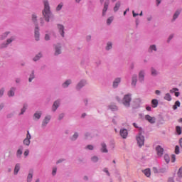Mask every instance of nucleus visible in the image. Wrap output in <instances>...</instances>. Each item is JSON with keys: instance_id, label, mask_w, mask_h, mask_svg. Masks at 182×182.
<instances>
[{"instance_id": "nucleus-1", "label": "nucleus", "mask_w": 182, "mask_h": 182, "mask_svg": "<svg viewBox=\"0 0 182 182\" xmlns=\"http://www.w3.org/2000/svg\"><path fill=\"white\" fill-rule=\"evenodd\" d=\"M51 15L52 13L50 12V6H49V2L48 0H44V9L43 10V16H44L46 22H49Z\"/></svg>"}, {"instance_id": "nucleus-2", "label": "nucleus", "mask_w": 182, "mask_h": 182, "mask_svg": "<svg viewBox=\"0 0 182 182\" xmlns=\"http://www.w3.org/2000/svg\"><path fill=\"white\" fill-rule=\"evenodd\" d=\"M136 141L139 147L144 146V136L141 135V134H139V135L136 136Z\"/></svg>"}, {"instance_id": "nucleus-3", "label": "nucleus", "mask_w": 182, "mask_h": 182, "mask_svg": "<svg viewBox=\"0 0 182 182\" xmlns=\"http://www.w3.org/2000/svg\"><path fill=\"white\" fill-rule=\"evenodd\" d=\"M131 101H132V98L130 97V95H127L124 97L122 103L124 105L126 106V107H129V106H130Z\"/></svg>"}, {"instance_id": "nucleus-4", "label": "nucleus", "mask_w": 182, "mask_h": 182, "mask_svg": "<svg viewBox=\"0 0 182 182\" xmlns=\"http://www.w3.org/2000/svg\"><path fill=\"white\" fill-rule=\"evenodd\" d=\"M31 139H32L31 133H29V131H27L26 138L23 141V144L25 146H29L31 144Z\"/></svg>"}, {"instance_id": "nucleus-5", "label": "nucleus", "mask_w": 182, "mask_h": 182, "mask_svg": "<svg viewBox=\"0 0 182 182\" xmlns=\"http://www.w3.org/2000/svg\"><path fill=\"white\" fill-rule=\"evenodd\" d=\"M156 151L157 156H159V157H161V156H163V154H164V149L161 147V146L158 145L156 147Z\"/></svg>"}, {"instance_id": "nucleus-6", "label": "nucleus", "mask_w": 182, "mask_h": 182, "mask_svg": "<svg viewBox=\"0 0 182 182\" xmlns=\"http://www.w3.org/2000/svg\"><path fill=\"white\" fill-rule=\"evenodd\" d=\"M58 29L63 38H65V26L62 24H58Z\"/></svg>"}, {"instance_id": "nucleus-7", "label": "nucleus", "mask_w": 182, "mask_h": 182, "mask_svg": "<svg viewBox=\"0 0 182 182\" xmlns=\"http://www.w3.org/2000/svg\"><path fill=\"white\" fill-rule=\"evenodd\" d=\"M145 119H146L149 123H151V124H153V123H156V118L149 114L145 115Z\"/></svg>"}, {"instance_id": "nucleus-8", "label": "nucleus", "mask_w": 182, "mask_h": 182, "mask_svg": "<svg viewBox=\"0 0 182 182\" xmlns=\"http://www.w3.org/2000/svg\"><path fill=\"white\" fill-rule=\"evenodd\" d=\"M128 134H129V132H127V129H123L120 130V136L121 137H122V139H127Z\"/></svg>"}, {"instance_id": "nucleus-9", "label": "nucleus", "mask_w": 182, "mask_h": 182, "mask_svg": "<svg viewBox=\"0 0 182 182\" xmlns=\"http://www.w3.org/2000/svg\"><path fill=\"white\" fill-rule=\"evenodd\" d=\"M101 151L102 153H107V146L105 143H101Z\"/></svg>"}, {"instance_id": "nucleus-10", "label": "nucleus", "mask_w": 182, "mask_h": 182, "mask_svg": "<svg viewBox=\"0 0 182 182\" xmlns=\"http://www.w3.org/2000/svg\"><path fill=\"white\" fill-rule=\"evenodd\" d=\"M35 39L36 41H39V27L38 26L35 28Z\"/></svg>"}, {"instance_id": "nucleus-11", "label": "nucleus", "mask_w": 182, "mask_h": 182, "mask_svg": "<svg viewBox=\"0 0 182 182\" xmlns=\"http://www.w3.org/2000/svg\"><path fill=\"white\" fill-rule=\"evenodd\" d=\"M50 122V116H47L43 121L42 126H46Z\"/></svg>"}, {"instance_id": "nucleus-12", "label": "nucleus", "mask_w": 182, "mask_h": 182, "mask_svg": "<svg viewBox=\"0 0 182 182\" xmlns=\"http://www.w3.org/2000/svg\"><path fill=\"white\" fill-rule=\"evenodd\" d=\"M142 172L144 173V176H146V177H150V176H151V171H150V168H146L145 170L142 171Z\"/></svg>"}, {"instance_id": "nucleus-13", "label": "nucleus", "mask_w": 182, "mask_h": 182, "mask_svg": "<svg viewBox=\"0 0 182 182\" xmlns=\"http://www.w3.org/2000/svg\"><path fill=\"white\" fill-rule=\"evenodd\" d=\"M107 8H109V3L105 2L104 5V9L102 10V16H105L106 15V12L107 11Z\"/></svg>"}, {"instance_id": "nucleus-14", "label": "nucleus", "mask_w": 182, "mask_h": 182, "mask_svg": "<svg viewBox=\"0 0 182 182\" xmlns=\"http://www.w3.org/2000/svg\"><path fill=\"white\" fill-rule=\"evenodd\" d=\"M85 85H86V81H83V80L80 81L77 85V90L82 89V87H83Z\"/></svg>"}, {"instance_id": "nucleus-15", "label": "nucleus", "mask_w": 182, "mask_h": 182, "mask_svg": "<svg viewBox=\"0 0 182 182\" xmlns=\"http://www.w3.org/2000/svg\"><path fill=\"white\" fill-rule=\"evenodd\" d=\"M139 79L140 82H143L144 80V71H141L139 74Z\"/></svg>"}, {"instance_id": "nucleus-16", "label": "nucleus", "mask_w": 182, "mask_h": 182, "mask_svg": "<svg viewBox=\"0 0 182 182\" xmlns=\"http://www.w3.org/2000/svg\"><path fill=\"white\" fill-rule=\"evenodd\" d=\"M15 95V88L14 87H12L11 88V90L9 91L8 92V96L9 97H12V96H14Z\"/></svg>"}, {"instance_id": "nucleus-17", "label": "nucleus", "mask_w": 182, "mask_h": 182, "mask_svg": "<svg viewBox=\"0 0 182 182\" xmlns=\"http://www.w3.org/2000/svg\"><path fill=\"white\" fill-rule=\"evenodd\" d=\"M151 105L154 108L157 107L159 106V101L156 99L152 100Z\"/></svg>"}, {"instance_id": "nucleus-18", "label": "nucleus", "mask_w": 182, "mask_h": 182, "mask_svg": "<svg viewBox=\"0 0 182 182\" xmlns=\"http://www.w3.org/2000/svg\"><path fill=\"white\" fill-rule=\"evenodd\" d=\"M14 41H15V36H12L10 38L7 39L6 45H10L11 43H12V42H14Z\"/></svg>"}, {"instance_id": "nucleus-19", "label": "nucleus", "mask_w": 182, "mask_h": 182, "mask_svg": "<svg viewBox=\"0 0 182 182\" xmlns=\"http://www.w3.org/2000/svg\"><path fill=\"white\" fill-rule=\"evenodd\" d=\"M58 107H59V101H55L53 105V112H55L56 109H58Z\"/></svg>"}, {"instance_id": "nucleus-20", "label": "nucleus", "mask_w": 182, "mask_h": 182, "mask_svg": "<svg viewBox=\"0 0 182 182\" xmlns=\"http://www.w3.org/2000/svg\"><path fill=\"white\" fill-rule=\"evenodd\" d=\"M136 83H137V75H133L132 81V86H136Z\"/></svg>"}, {"instance_id": "nucleus-21", "label": "nucleus", "mask_w": 182, "mask_h": 182, "mask_svg": "<svg viewBox=\"0 0 182 182\" xmlns=\"http://www.w3.org/2000/svg\"><path fill=\"white\" fill-rule=\"evenodd\" d=\"M119 83H120V78H117L113 82V87H117L119 86Z\"/></svg>"}, {"instance_id": "nucleus-22", "label": "nucleus", "mask_w": 182, "mask_h": 182, "mask_svg": "<svg viewBox=\"0 0 182 182\" xmlns=\"http://www.w3.org/2000/svg\"><path fill=\"white\" fill-rule=\"evenodd\" d=\"M20 168H21V166L19 165V164H17L15 166V168H14V174H18V173L19 172Z\"/></svg>"}, {"instance_id": "nucleus-23", "label": "nucleus", "mask_w": 182, "mask_h": 182, "mask_svg": "<svg viewBox=\"0 0 182 182\" xmlns=\"http://www.w3.org/2000/svg\"><path fill=\"white\" fill-rule=\"evenodd\" d=\"M41 116H42V112H36L34 114L33 117H34V119H41Z\"/></svg>"}, {"instance_id": "nucleus-24", "label": "nucleus", "mask_w": 182, "mask_h": 182, "mask_svg": "<svg viewBox=\"0 0 182 182\" xmlns=\"http://www.w3.org/2000/svg\"><path fill=\"white\" fill-rule=\"evenodd\" d=\"M181 12V10H178L176 11V13L173 15V21H176V19H177V18H178V15H180V13Z\"/></svg>"}, {"instance_id": "nucleus-25", "label": "nucleus", "mask_w": 182, "mask_h": 182, "mask_svg": "<svg viewBox=\"0 0 182 182\" xmlns=\"http://www.w3.org/2000/svg\"><path fill=\"white\" fill-rule=\"evenodd\" d=\"M119 8H120V1H118L116 3L115 6L114 7V12H117Z\"/></svg>"}, {"instance_id": "nucleus-26", "label": "nucleus", "mask_w": 182, "mask_h": 182, "mask_svg": "<svg viewBox=\"0 0 182 182\" xmlns=\"http://www.w3.org/2000/svg\"><path fill=\"white\" fill-rule=\"evenodd\" d=\"M165 100H167L168 102H170L171 100V95L170 94L166 93L164 96Z\"/></svg>"}, {"instance_id": "nucleus-27", "label": "nucleus", "mask_w": 182, "mask_h": 182, "mask_svg": "<svg viewBox=\"0 0 182 182\" xmlns=\"http://www.w3.org/2000/svg\"><path fill=\"white\" fill-rule=\"evenodd\" d=\"M180 101H176L173 107V110H176L177 107H180Z\"/></svg>"}, {"instance_id": "nucleus-28", "label": "nucleus", "mask_w": 182, "mask_h": 182, "mask_svg": "<svg viewBox=\"0 0 182 182\" xmlns=\"http://www.w3.org/2000/svg\"><path fill=\"white\" fill-rule=\"evenodd\" d=\"M36 15H35V14H33L32 15V21H33V23H36V26H38V21H37V20H36Z\"/></svg>"}, {"instance_id": "nucleus-29", "label": "nucleus", "mask_w": 182, "mask_h": 182, "mask_svg": "<svg viewBox=\"0 0 182 182\" xmlns=\"http://www.w3.org/2000/svg\"><path fill=\"white\" fill-rule=\"evenodd\" d=\"M72 83V81H70V80H68L67 81H65L63 84V86L64 87H68V86H69V85Z\"/></svg>"}, {"instance_id": "nucleus-30", "label": "nucleus", "mask_w": 182, "mask_h": 182, "mask_svg": "<svg viewBox=\"0 0 182 182\" xmlns=\"http://www.w3.org/2000/svg\"><path fill=\"white\" fill-rule=\"evenodd\" d=\"M62 8H63V3H60L56 7L57 12H59Z\"/></svg>"}, {"instance_id": "nucleus-31", "label": "nucleus", "mask_w": 182, "mask_h": 182, "mask_svg": "<svg viewBox=\"0 0 182 182\" xmlns=\"http://www.w3.org/2000/svg\"><path fill=\"white\" fill-rule=\"evenodd\" d=\"M33 178V175L32 173H28L27 176V182H31Z\"/></svg>"}, {"instance_id": "nucleus-32", "label": "nucleus", "mask_w": 182, "mask_h": 182, "mask_svg": "<svg viewBox=\"0 0 182 182\" xmlns=\"http://www.w3.org/2000/svg\"><path fill=\"white\" fill-rule=\"evenodd\" d=\"M177 175L179 178H182V166L178 169Z\"/></svg>"}, {"instance_id": "nucleus-33", "label": "nucleus", "mask_w": 182, "mask_h": 182, "mask_svg": "<svg viewBox=\"0 0 182 182\" xmlns=\"http://www.w3.org/2000/svg\"><path fill=\"white\" fill-rule=\"evenodd\" d=\"M60 53H62V51L60 50V47H56L55 55H60Z\"/></svg>"}, {"instance_id": "nucleus-34", "label": "nucleus", "mask_w": 182, "mask_h": 182, "mask_svg": "<svg viewBox=\"0 0 182 182\" xmlns=\"http://www.w3.org/2000/svg\"><path fill=\"white\" fill-rule=\"evenodd\" d=\"M42 58V54L38 53L36 57L33 58L34 62H36V60H39Z\"/></svg>"}, {"instance_id": "nucleus-35", "label": "nucleus", "mask_w": 182, "mask_h": 182, "mask_svg": "<svg viewBox=\"0 0 182 182\" xmlns=\"http://www.w3.org/2000/svg\"><path fill=\"white\" fill-rule=\"evenodd\" d=\"M176 133L178 135L181 134V127H180L179 126H176Z\"/></svg>"}, {"instance_id": "nucleus-36", "label": "nucleus", "mask_w": 182, "mask_h": 182, "mask_svg": "<svg viewBox=\"0 0 182 182\" xmlns=\"http://www.w3.org/2000/svg\"><path fill=\"white\" fill-rule=\"evenodd\" d=\"M26 107H28V105H24L23 108L21 109V112L20 113V114H23V113H25V112L26 111Z\"/></svg>"}, {"instance_id": "nucleus-37", "label": "nucleus", "mask_w": 182, "mask_h": 182, "mask_svg": "<svg viewBox=\"0 0 182 182\" xmlns=\"http://www.w3.org/2000/svg\"><path fill=\"white\" fill-rule=\"evenodd\" d=\"M109 109L112 111L117 110V106H116L115 105H111L109 106Z\"/></svg>"}, {"instance_id": "nucleus-38", "label": "nucleus", "mask_w": 182, "mask_h": 182, "mask_svg": "<svg viewBox=\"0 0 182 182\" xmlns=\"http://www.w3.org/2000/svg\"><path fill=\"white\" fill-rule=\"evenodd\" d=\"M153 50L154 52H156L157 50V49L156 48V46H151V47H149V52H153Z\"/></svg>"}, {"instance_id": "nucleus-39", "label": "nucleus", "mask_w": 182, "mask_h": 182, "mask_svg": "<svg viewBox=\"0 0 182 182\" xmlns=\"http://www.w3.org/2000/svg\"><path fill=\"white\" fill-rule=\"evenodd\" d=\"M164 160L167 164L170 163V157L168 156V155L164 156Z\"/></svg>"}, {"instance_id": "nucleus-40", "label": "nucleus", "mask_w": 182, "mask_h": 182, "mask_svg": "<svg viewBox=\"0 0 182 182\" xmlns=\"http://www.w3.org/2000/svg\"><path fill=\"white\" fill-rule=\"evenodd\" d=\"M175 153H176V154H180V146H176V147H175Z\"/></svg>"}, {"instance_id": "nucleus-41", "label": "nucleus", "mask_w": 182, "mask_h": 182, "mask_svg": "<svg viewBox=\"0 0 182 182\" xmlns=\"http://www.w3.org/2000/svg\"><path fill=\"white\" fill-rule=\"evenodd\" d=\"M112 22H113V17H109V18L107 20V25H110V23H112Z\"/></svg>"}, {"instance_id": "nucleus-42", "label": "nucleus", "mask_w": 182, "mask_h": 182, "mask_svg": "<svg viewBox=\"0 0 182 182\" xmlns=\"http://www.w3.org/2000/svg\"><path fill=\"white\" fill-rule=\"evenodd\" d=\"M151 75L152 76H156L157 71L154 68H151Z\"/></svg>"}, {"instance_id": "nucleus-43", "label": "nucleus", "mask_w": 182, "mask_h": 182, "mask_svg": "<svg viewBox=\"0 0 182 182\" xmlns=\"http://www.w3.org/2000/svg\"><path fill=\"white\" fill-rule=\"evenodd\" d=\"M92 161H93L94 163H96V161H98L99 158H97V156H93L92 158H91Z\"/></svg>"}, {"instance_id": "nucleus-44", "label": "nucleus", "mask_w": 182, "mask_h": 182, "mask_svg": "<svg viewBox=\"0 0 182 182\" xmlns=\"http://www.w3.org/2000/svg\"><path fill=\"white\" fill-rule=\"evenodd\" d=\"M78 136H79V135L77 134V133H75L71 139H72V140H76Z\"/></svg>"}, {"instance_id": "nucleus-45", "label": "nucleus", "mask_w": 182, "mask_h": 182, "mask_svg": "<svg viewBox=\"0 0 182 182\" xmlns=\"http://www.w3.org/2000/svg\"><path fill=\"white\" fill-rule=\"evenodd\" d=\"M35 78V75H33V73L30 75V77L28 79L29 82H32V80Z\"/></svg>"}, {"instance_id": "nucleus-46", "label": "nucleus", "mask_w": 182, "mask_h": 182, "mask_svg": "<svg viewBox=\"0 0 182 182\" xmlns=\"http://www.w3.org/2000/svg\"><path fill=\"white\" fill-rule=\"evenodd\" d=\"M174 92H178V88H173L172 90H170V93H174Z\"/></svg>"}, {"instance_id": "nucleus-47", "label": "nucleus", "mask_w": 182, "mask_h": 182, "mask_svg": "<svg viewBox=\"0 0 182 182\" xmlns=\"http://www.w3.org/2000/svg\"><path fill=\"white\" fill-rule=\"evenodd\" d=\"M4 92H5V90L4 88H1L0 90V97H2V96H4Z\"/></svg>"}, {"instance_id": "nucleus-48", "label": "nucleus", "mask_w": 182, "mask_h": 182, "mask_svg": "<svg viewBox=\"0 0 182 182\" xmlns=\"http://www.w3.org/2000/svg\"><path fill=\"white\" fill-rule=\"evenodd\" d=\"M176 161V155H172L171 156V162L174 163Z\"/></svg>"}, {"instance_id": "nucleus-49", "label": "nucleus", "mask_w": 182, "mask_h": 182, "mask_svg": "<svg viewBox=\"0 0 182 182\" xmlns=\"http://www.w3.org/2000/svg\"><path fill=\"white\" fill-rule=\"evenodd\" d=\"M57 170L58 169L56 168H53V172H52L53 176H55L56 174Z\"/></svg>"}, {"instance_id": "nucleus-50", "label": "nucleus", "mask_w": 182, "mask_h": 182, "mask_svg": "<svg viewBox=\"0 0 182 182\" xmlns=\"http://www.w3.org/2000/svg\"><path fill=\"white\" fill-rule=\"evenodd\" d=\"M104 171H105V173H107V176H110V173H109V170H107V168H104Z\"/></svg>"}, {"instance_id": "nucleus-51", "label": "nucleus", "mask_w": 182, "mask_h": 182, "mask_svg": "<svg viewBox=\"0 0 182 182\" xmlns=\"http://www.w3.org/2000/svg\"><path fill=\"white\" fill-rule=\"evenodd\" d=\"M87 149H88V150H93V146L92 145H88V146H87Z\"/></svg>"}, {"instance_id": "nucleus-52", "label": "nucleus", "mask_w": 182, "mask_h": 182, "mask_svg": "<svg viewBox=\"0 0 182 182\" xmlns=\"http://www.w3.org/2000/svg\"><path fill=\"white\" fill-rule=\"evenodd\" d=\"M21 154H22V150L18 149V150L17 151V156H21Z\"/></svg>"}, {"instance_id": "nucleus-53", "label": "nucleus", "mask_w": 182, "mask_h": 182, "mask_svg": "<svg viewBox=\"0 0 182 182\" xmlns=\"http://www.w3.org/2000/svg\"><path fill=\"white\" fill-rule=\"evenodd\" d=\"M49 39H50V37L48 34H46V35L45 36V40H46V41H49Z\"/></svg>"}, {"instance_id": "nucleus-54", "label": "nucleus", "mask_w": 182, "mask_h": 182, "mask_svg": "<svg viewBox=\"0 0 182 182\" xmlns=\"http://www.w3.org/2000/svg\"><path fill=\"white\" fill-rule=\"evenodd\" d=\"M9 32H6V33H4V34H3V36L4 37V38H6L7 36H8V35H9Z\"/></svg>"}, {"instance_id": "nucleus-55", "label": "nucleus", "mask_w": 182, "mask_h": 182, "mask_svg": "<svg viewBox=\"0 0 182 182\" xmlns=\"http://www.w3.org/2000/svg\"><path fill=\"white\" fill-rule=\"evenodd\" d=\"M28 154H29V150H26V151H24V156H26H26H28Z\"/></svg>"}, {"instance_id": "nucleus-56", "label": "nucleus", "mask_w": 182, "mask_h": 182, "mask_svg": "<svg viewBox=\"0 0 182 182\" xmlns=\"http://www.w3.org/2000/svg\"><path fill=\"white\" fill-rule=\"evenodd\" d=\"M63 117H64L63 114H60L58 117L59 120H62V119H63Z\"/></svg>"}, {"instance_id": "nucleus-57", "label": "nucleus", "mask_w": 182, "mask_h": 182, "mask_svg": "<svg viewBox=\"0 0 182 182\" xmlns=\"http://www.w3.org/2000/svg\"><path fill=\"white\" fill-rule=\"evenodd\" d=\"M146 109L148 111V112H150V111H151V107H146Z\"/></svg>"}, {"instance_id": "nucleus-58", "label": "nucleus", "mask_w": 182, "mask_h": 182, "mask_svg": "<svg viewBox=\"0 0 182 182\" xmlns=\"http://www.w3.org/2000/svg\"><path fill=\"white\" fill-rule=\"evenodd\" d=\"M175 96H176V97H178L180 96V92H175Z\"/></svg>"}, {"instance_id": "nucleus-59", "label": "nucleus", "mask_w": 182, "mask_h": 182, "mask_svg": "<svg viewBox=\"0 0 182 182\" xmlns=\"http://www.w3.org/2000/svg\"><path fill=\"white\" fill-rule=\"evenodd\" d=\"M132 14H133L134 18H136V16H137L139 15V14L134 13V11H132Z\"/></svg>"}, {"instance_id": "nucleus-60", "label": "nucleus", "mask_w": 182, "mask_h": 182, "mask_svg": "<svg viewBox=\"0 0 182 182\" xmlns=\"http://www.w3.org/2000/svg\"><path fill=\"white\" fill-rule=\"evenodd\" d=\"M161 0H156V5H160Z\"/></svg>"}, {"instance_id": "nucleus-61", "label": "nucleus", "mask_w": 182, "mask_h": 182, "mask_svg": "<svg viewBox=\"0 0 182 182\" xmlns=\"http://www.w3.org/2000/svg\"><path fill=\"white\" fill-rule=\"evenodd\" d=\"M179 144H180V146H181V147L182 149V138L180 139Z\"/></svg>"}, {"instance_id": "nucleus-62", "label": "nucleus", "mask_w": 182, "mask_h": 182, "mask_svg": "<svg viewBox=\"0 0 182 182\" xmlns=\"http://www.w3.org/2000/svg\"><path fill=\"white\" fill-rule=\"evenodd\" d=\"M110 49H112V47L110 46L106 47V50H110Z\"/></svg>"}, {"instance_id": "nucleus-63", "label": "nucleus", "mask_w": 182, "mask_h": 182, "mask_svg": "<svg viewBox=\"0 0 182 182\" xmlns=\"http://www.w3.org/2000/svg\"><path fill=\"white\" fill-rule=\"evenodd\" d=\"M155 93L156 95H160V90H156Z\"/></svg>"}, {"instance_id": "nucleus-64", "label": "nucleus", "mask_w": 182, "mask_h": 182, "mask_svg": "<svg viewBox=\"0 0 182 182\" xmlns=\"http://www.w3.org/2000/svg\"><path fill=\"white\" fill-rule=\"evenodd\" d=\"M112 45H113V44L112 43V42H108V43H107V46H112Z\"/></svg>"}]
</instances>
